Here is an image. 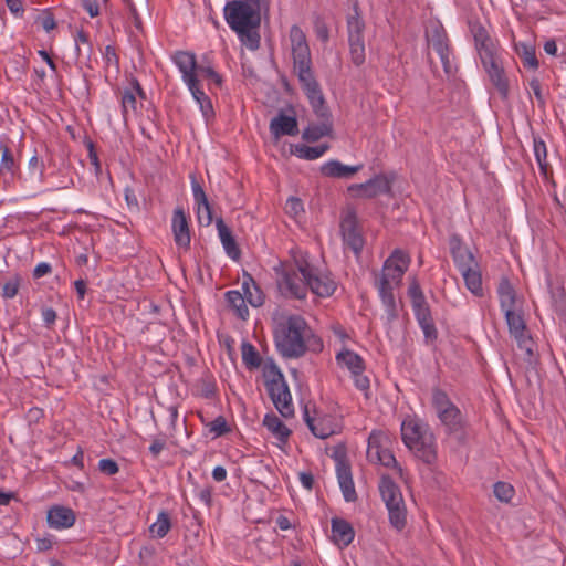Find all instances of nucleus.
Masks as SVG:
<instances>
[{"mask_svg":"<svg viewBox=\"0 0 566 566\" xmlns=\"http://www.w3.org/2000/svg\"><path fill=\"white\" fill-rule=\"evenodd\" d=\"M277 273V286L284 297L304 300L308 290L319 297H328L336 290V282L329 275L321 274L305 259H296Z\"/></svg>","mask_w":566,"mask_h":566,"instance_id":"nucleus-1","label":"nucleus"},{"mask_svg":"<svg viewBox=\"0 0 566 566\" xmlns=\"http://www.w3.org/2000/svg\"><path fill=\"white\" fill-rule=\"evenodd\" d=\"M306 321L297 314L282 317L274 328V342L279 353L285 358H300L306 350L305 337L308 332Z\"/></svg>","mask_w":566,"mask_h":566,"instance_id":"nucleus-2","label":"nucleus"},{"mask_svg":"<svg viewBox=\"0 0 566 566\" xmlns=\"http://www.w3.org/2000/svg\"><path fill=\"white\" fill-rule=\"evenodd\" d=\"M401 438L405 446L423 463L437 461L434 436L419 419L407 417L401 423Z\"/></svg>","mask_w":566,"mask_h":566,"instance_id":"nucleus-3","label":"nucleus"},{"mask_svg":"<svg viewBox=\"0 0 566 566\" xmlns=\"http://www.w3.org/2000/svg\"><path fill=\"white\" fill-rule=\"evenodd\" d=\"M174 62L182 74L192 97L199 104L202 116L208 122L214 117V109L210 97L201 90L196 74V55L192 52L179 51L174 56Z\"/></svg>","mask_w":566,"mask_h":566,"instance_id":"nucleus-4","label":"nucleus"},{"mask_svg":"<svg viewBox=\"0 0 566 566\" xmlns=\"http://www.w3.org/2000/svg\"><path fill=\"white\" fill-rule=\"evenodd\" d=\"M264 386L268 395L280 415L284 418L294 416V406L289 386L280 368L270 363L263 369Z\"/></svg>","mask_w":566,"mask_h":566,"instance_id":"nucleus-5","label":"nucleus"},{"mask_svg":"<svg viewBox=\"0 0 566 566\" xmlns=\"http://www.w3.org/2000/svg\"><path fill=\"white\" fill-rule=\"evenodd\" d=\"M224 19L233 31L260 27V0H232L223 9Z\"/></svg>","mask_w":566,"mask_h":566,"instance_id":"nucleus-6","label":"nucleus"},{"mask_svg":"<svg viewBox=\"0 0 566 566\" xmlns=\"http://www.w3.org/2000/svg\"><path fill=\"white\" fill-rule=\"evenodd\" d=\"M379 492L388 510L390 525L401 531L407 523V510L399 485L389 475H382Z\"/></svg>","mask_w":566,"mask_h":566,"instance_id":"nucleus-7","label":"nucleus"},{"mask_svg":"<svg viewBox=\"0 0 566 566\" xmlns=\"http://www.w3.org/2000/svg\"><path fill=\"white\" fill-rule=\"evenodd\" d=\"M432 407L448 436L458 434L464 430L465 420L461 410L441 388L432 389Z\"/></svg>","mask_w":566,"mask_h":566,"instance_id":"nucleus-8","label":"nucleus"},{"mask_svg":"<svg viewBox=\"0 0 566 566\" xmlns=\"http://www.w3.org/2000/svg\"><path fill=\"white\" fill-rule=\"evenodd\" d=\"M426 40L430 48L439 55L443 71L448 76L455 73L457 66L453 63V53L448 34L440 23L432 24L426 32Z\"/></svg>","mask_w":566,"mask_h":566,"instance_id":"nucleus-9","label":"nucleus"},{"mask_svg":"<svg viewBox=\"0 0 566 566\" xmlns=\"http://www.w3.org/2000/svg\"><path fill=\"white\" fill-rule=\"evenodd\" d=\"M481 63L501 99L506 102L510 97V80L506 75L501 56L497 53L489 54L484 52Z\"/></svg>","mask_w":566,"mask_h":566,"instance_id":"nucleus-10","label":"nucleus"},{"mask_svg":"<svg viewBox=\"0 0 566 566\" xmlns=\"http://www.w3.org/2000/svg\"><path fill=\"white\" fill-rule=\"evenodd\" d=\"M389 442V437L384 431H371L368 437L367 458L371 462H377L387 468H398L401 471L394 453L388 448Z\"/></svg>","mask_w":566,"mask_h":566,"instance_id":"nucleus-11","label":"nucleus"},{"mask_svg":"<svg viewBox=\"0 0 566 566\" xmlns=\"http://www.w3.org/2000/svg\"><path fill=\"white\" fill-rule=\"evenodd\" d=\"M392 178L385 174L375 175L363 184H353L348 186L347 191L355 198L374 199L380 195L391 192Z\"/></svg>","mask_w":566,"mask_h":566,"instance_id":"nucleus-12","label":"nucleus"},{"mask_svg":"<svg viewBox=\"0 0 566 566\" xmlns=\"http://www.w3.org/2000/svg\"><path fill=\"white\" fill-rule=\"evenodd\" d=\"M294 73L301 83V87L304 91L311 107H318V109L324 111V105L326 104V101L321 88V85L314 75L313 67L307 66L297 69L294 70Z\"/></svg>","mask_w":566,"mask_h":566,"instance_id":"nucleus-13","label":"nucleus"},{"mask_svg":"<svg viewBox=\"0 0 566 566\" xmlns=\"http://www.w3.org/2000/svg\"><path fill=\"white\" fill-rule=\"evenodd\" d=\"M340 232L344 244L356 255H359L364 248V238L360 233L357 214L355 210H348L340 220Z\"/></svg>","mask_w":566,"mask_h":566,"instance_id":"nucleus-14","label":"nucleus"},{"mask_svg":"<svg viewBox=\"0 0 566 566\" xmlns=\"http://www.w3.org/2000/svg\"><path fill=\"white\" fill-rule=\"evenodd\" d=\"M409 264V255L405 251L396 249L392 251L390 256L385 261L379 277L387 279V281H390L395 283L396 286H399L402 281L403 274L408 270Z\"/></svg>","mask_w":566,"mask_h":566,"instance_id":"nucleus-15","label":"nucleus"},{"mask_svg":"<svg viewBox=\"0 0 566 566\" xmlns=\"http://www.w3.org/2000/svg\"><path fill=\"white\" fill-rule=\"evenodd\" d=\"M290 40L293 56V71L312 66L311 50L307 44L305 33L298 25H293L291 28Z\"/></svg>","mask_w":566,"mask_h":566,"instance_id":"nucleus-16","label":"nucleus"},{"mask_svg":"<svg viewBox=\"0 0 566 566\" xmlns=\"http://www.w3.org/2000/svg\"><path fill=\"white\" fill-rule=\"evenodd\" d=\"M317 118L321 119L318 124L308 125L302 134V138L310 143H315L322 137L331 136L333 133V120L332 114L329 112L328 106L324 105V111L316 108H312Z\"/></svg>","mask_w":566,"mask_h":566,"instance_id":"nucleus-17","label":"nucleus"},{"mask_svg":"<svg viewBox=\"0 0 566 566\" xmlns=\"http://www.w3.org/2000/svg\"><path fill=\"white\" fill-rule=\"evenodd\" d=\"M336 474L344 500L355 502L358 496L353 481L352 468L345 457L336 458Z\"/></svg>","mask_w":566,"mask_h":566,"instance_id":"nucleus-18","label":"nucleus"},{"mask_svg":"<svg viewBox=\"0 0 566 566\" xmlns=\"http://www.w3.org/2000/svg\"><path fill=\"white\" fill-rule=\"evenodd\" d=\"M171 229L175 243L179 248L189 249L191 242L190 230L187 216L181 207H177L174 210Z\"/></svg>","mask_w":566,"mask_h":566,"instance_id":"nucleus-19","label":"nucleus"},{"mask_svg":"<svg viewBox=\"0 0 566 566\" xmlns=\"http://www.w3.org/2000/svg\"><path fill=\"white\" fill-rule=\"evenodd\" d=\"M304 421L307 424L310 431L319 439H327L336 432L333 423V418L328 415L318 417H311L308 409H304Z\"/></svg>","mask_w":566,"mask_h":566,"instance_id":"nucleus-20","label":"nucleus"},{"mask_svg":"<svg viewBox=\"0 0 566 566\" xmlns=\"http://www.w3.org/2000/svg\"><path fill=\"white\" fill-rule=\"evenodd\" d=\"M375 285L378 290L381 302L385 306L388 321H395L398 317L397 304L394 295L395 283L387 279L376 277Z\"/></svg>","mask_w":566,"mask_h":566,"instance_id":"nucleus-21","label":"nucleus"},{"mask_svg":"<svg viewBox=\"0 0 566 566\" xmlns=\"http://www.w3.org/2000/svg\"><path fill=\"white\" fill-rule=\"evenodd\" d=\"M270 132L275 138L281 136H296L298 134V125L295 116H287L280 112L270 123Z\"/></svg>","mask_w":566,"mask_h":566,"instance_id":"nucleus-22","label":"nucleus"},{"mask_svg":"<svg viewBox=\"0 0 566 566\" xmlns=\"http://www.w3.org/2000/svg\"><path fill=\"white\" fill-rule=\"evenodd\" d=\"M48 524L52 528H69L75 523V513L72 509L65 506H53L48 512Z\"/></svg>","mask_w":566,"mask_h":566,"instance_id":"nucleus-23","label":"nucleus"},{"mask_svg":"<svg viewBox=\"0 0 566 566\" xmlns=\"http://www.w3.org/2000/svg\"><path fill=\"white\" fill-rule=\"evenodd\" d=\"M363 168V165L348 166L333 159L321 167V174L325 177L349 179Z\"/></svg>","mask_w":566,"mask_h":566,"instance_id":"nucleus-24","label":"nucleus"},{"mask_svg":"<svg viewBox=\"0 0 566 566\" xmlns=\"http://www.w3.org/2000/svg\"><path fill=\"white\" fill-rule=\"evenodd\" d=\"M332 538L335 544L340 547L348 546L355 536V532L350 523L344 518L334 517L331 522Z\"/></svg>","mask_w":566,"mask_h":566,"instance_id":"nucleus-25","label":"nucleus"},{"mask_svg":"<svg viewBox=\"0 0 566 566\" xmlns=\"http://www.w3.org/2000/svg\"><path fill=\"white\" fill-rule=\"evenodd\" d=\"M346 24L348 42L364 41L366 24L357 1L353 4V13L347 15Z\"/></svg>","mask_w":566,"mask_h":566,"instance_id":"nucleus-26","label":"nucleus"},{"mask_svg":"<svg viewBox=\"0 0 566 566\" xmlns=\"http://www.w3.org/2000/svg\"><path fill=\"white\" fill-rule=\"evenodd\" d=\"M216 227L218 230L219 238L224 248L226 253L233 260H239L241 256V250L237 244L234 237L230 228L224 223L222 218L216 220Z\"/></svg>","mask_w":566,"mask_h":566,"instance_id":"nucleus-27","label":"nucleus"},{"mask_svg":"<svg viewBox=\"0 0 566 566\" xmlns=\"http://www.w3.org/2000/svg\"><path fill=\"white\" fill-rule=\"evenodd\" d=\"M496 292L502 312L518 307L516 291L507 276L501 277Z\"/></svg>","mask_w":566,"mask_h":566,"instance_id":"nucleus-28","label":"nucleus"},{"mask_svg":"<svg viewBox=\"0 0 566 566\" xmlns=\"http://www.w3.org/2000/svg\"><path fill=\"white\" fill-rule=\"evenodd\" d=\"M0 150L2 153L1 161H0V179H3V182L8 184L19 171V166L17 165L13 154L11 149L4 145L0 144Z\"/></svg>","mask_w":566,"mask_h":566,"instance_id":"nucleus-29","label":"nucleus"},{"mask_svg":"<svg viewBox=\"0 0 566 566\" xmlns=\"http://www.w3.org/2000/svg\"><path fill=\"white\" fill-rule=\"evenodd\" d=\"M471 32L474 38L475 48L478 50L480 60H482L483 53L496 54L494 45L490 39L486 29L481 23H474L471 25Z\"/></svg>","mask_w":566,"mask_h":566,"instance_id":"nucleus-30","label":"nucleus"},{"mask_svg":"<svg viewBox=\"0 0 566 566\" xmlns=\"http://www.w3.org/2000/svg\"><path fill=\"white\" fill-rule=\"evenodd\" d=\"M242 290L245 301H248L253 307L263 305L264 294L249 273H244L243 275Z\"/></svg>","mask_w":566,"mask_h":566,"instance_id":"nucleus-31","label":"nucleus"},{"mask_svg":"<svg viewBox=\"0 0 566 566\" xmlns=\"http://www.w3.org/2000/svg\"><path fill=\"white\" fill-rule=\"evenodd\" d=\"M451 253L460 272L465 268H478L473 254L468 249L461 248L460 240L457 238L451 241Z\"/></svg>","mask_w":566,"mask_h":566,"instance_id":"nucleus-32","label":"nucleus"},{"mask_svg":"<svg viewBox=\"0 0 566 566\" xmlns=\"http://www.w3.org/2000/svg\"><path fill=\"white\" fill-rule=\"evenodd\" d=\"M263 426L281 442L286 443L292 431L273 412L265 415Z\"/></svg>","mask_w":566,"mask_h":566,"instance_id":"nucleus-33","label":"nucleus"},{"mask_svg":"<svg viewBox=\"0 0 566 566\" xmlns=\"http://www.w3.org/2000/svg\"><path fill=\"white\" fill-rule=\"evenodd\" d=\"M511 336L518 337L527 334L526 323L518 307L503 312Z\"/></svg>","mask_w":566,"mask_h":566,"instance_id":"nucleus-34","label":"nucleus"},{"mask_svg":"<svg viewBox=\"0 0 566 566\" xmlns=\"http://www.w3.org/2000/svg\"><path fill=\"white\" fill-rule=\"evenodd\" d=\"M336 361L339 365H344L348 368L350 374H358L365 370L364 359L355 352L350 349H343L336 355Z\"/></svg>","mask_w":566,"mask_h":566,"instance_id":"nucleus-35","label":"nucleus"},{"mask_svg":"<svg viewBox=\"0 0 566 566\" xmlns=\"http://www.w3.org/2000/svg\"><path fill=\"white\" fill-rule=\"evenodd\" d=\"M516 54L522 60L523 66L532 70L538 69V60L535 54V46L531 43L520 42L515 44Z\"/></svg>","mask_w":566,"mask_h":566,"instance_id":"nucleus-36","label":"nucleus"},{"mask_svg":"<svg viewBox=\"0 0 566 566\" xmlns=\"http://www.w3.org/2000/svg\"><path fill=\"white\" fill-rule=\"evenodd\" d=\"M226 301L239 318L247 319L249 316V308L245 304L244 296L239 291H228L226 293Z\"/></svg>","mask_w":566,"mask_h":566,"instance_id":"nucleus-37","label":"nucleus"},{"mask_svg":"<svg viewBox=\"0 0 566 566\" xmlns=\"http://www.w3.org/2000/svg\"><path fill=\"white\" fill-rule=\"evenodd\" d=\"M461 274L464 279L468 290H470V292L475 296H482V276L478 268H465Z\"/></svg>","mask_w":566,"mask_h":566,"instance_id":"nucleus-38","label":"nucleus"},{"mask_svg":"<svg viewBox=\"0 0 566 566\" xmlns=\"http://www.w3.org/2000/svg\"><path fill=\"white\" fill-rule=\"evenodd\" d=\"M329 146L327 144H322L318 146H307L305 144L295 145L294 154L302 159L305 160H314L322 157L327 150Z\"/></svg>","mask_w":566,"mask_h":566,"instance_id":"nucleus-39","label":"nucleus"},{"mask_svg":"<svg viewBox=\"0 0 566 566\" xmlns=\"http://www.w3.org/2000/svg\"><path fill=\"white\" fill-rule=\"evenodd\" d=\"M242 360L249 370L256 369L261 366L262 359L256 348L249 342L241 344Z\"/></svg>","mask_w":566,"mask_h":566,"instance_id":"nucleus-40","label":"nucleus"},{"mask_svg":"<svg viewBox=\"0 0 566 566\" xmlns=\"http://www.w3.org/2000/svg\"><path fill=\"white\" fill-rule=\"evenodd\" d=\"M533 150L541 172L547 176L549 169L547 148L545 142L539 136H533Z\"/></svg>","mask_w":566,"mask_h":566,"instance_id":"nucleus-41","label":"nucleus"},{"mask_svg":"<svg viewBox=\"0 0 566 566\" xmlns=\"http://www.w3.org/2000/svg\"><path fill=\"white\" fill-rule=\"evenodd\" d=\"M75 46L78 60H90L93 46L90 41L88 34L84 30H78L75 35Z\"/></svg>","mask_w":566,"mask_h":566,"instance_id":"nucleus-42","label":"nucleus"},{"mask_svg":"<svg viewBox=\"0 0 566 566\" xmlns=\"http://www.w3.org/2000/svg\"><path fill=\"white\" fill-rule=\"evenodd\" d=\"M170 528H171L170 515L167 511L163 510L158 513L156 522L150 525L149 531L154 536H156L158 538H163L164 536L167 535V533L170 531Z\"/></svg>","mask_w":566,"mask_h":566,"instance_id":"nucleus-43","label":"nucleus"},{"mask_svg":"<svg viewBox=\"0 0 566 566\" xmlns=\"http://www.w3.org/2000/svg\"><path fill=\"white\" fill-rule=\"evenodd\" d=\"M259 27H247L242 31H234L241 43L249 50L254 51L260 46V34L258 31Z\"/></svg>","mask_w":566,"mask_h":566,"instance_id":"nucleus-44","label":"nucleus"},{"mask_svg":"<svg viewBox=\"0 0 566 566\" xmlns=\"http://www.w3.org/2000/svg\"><path fill=\"white\" fill-rule=\"evenodd\" d=\"M517 343V347L524 352V359L528 366H535L537 363V358L534 354V340L528 334H524L522 336L515 337Z\"/></svg>","mask_w":566,"mask_h":566,"instance_id":"nucleus-45","label":"nucleus"},{"mask_svg":"<svg viewBox=\"0 0 566 566\" xmlns=\"http://www.w3.org/2000/svg\"><path fill=\"white\" fill-rule=\"evenodd\" d=\"M198 416L200 417L201 422L209 428V432L213 434V438L226 436L231 431V428L223 416H218L214 420L210 422H206L200 412L198 413Z\"/></svg>","mask_w":566,"mask_h":566,"instance_id":"nucleus-46","label":"nucleus"},{"mask_svg":"<svg viewBox=\"0 0 566 566\" xmlns=\"http://www.w3.org/2000/svg\"><path fill=\"white\" fill-rule=\"evenodd\" d=\"M408 296L410 297L413 311L429 305L419 282L415 277L409 284Z\"/></svg>","mask_w":566,"mask_h":566,"instance_id":"nucleus-47","label":"nucleus"},{"mask_svg":"<svg viewBox=\"0 0 566 566\" xmlns=\"http://www.w3.org/2000/svg\"><path fill=\"white\" fill-rule=\"evenodd\" d=\"M348 46L350 62L357 67L361 66L366 61L365 40L348 42Z\"/></svg>","mask_w":566,"mask_h":566,"instance_id":"nucleus-48","label":"nucleus"},{"mask_svg":"<svg viewBox=\"0 0 566 566\" xmlns=\"http://www.w3.org/2000/svg\"><path fill=\"white\" fill-rule=\"evenodd\" d=\"M493 493L499 501L509 503L514 496L515 490L510 483L499 481L493 486Z\"/></svg>","mask_w":566,"mask_h":566,"instance_id":"nucleus-49","label":"nucleus"},{"mask_svg":"<svg viewBox=\"0 0 566 566\" xmlns=\"http://www.w3.org/2000/svg\"><path fill=\"white\" fill-rule=\"evenodd\" d=\"M122 113L123 116L126 118L127 113L129 109L133 112H137V99L134 93V90H130V87H127L122 93Z\"/></svg>","mask_w":566,"mask_h":566,"instance_id":"nucleus-50","label":"nucleus"},{"mask_svg":"<svg viewBox=\"0 0 566 566\" xmlns=\"http://www.w3.org/2000/svg\"><path fill=\"white\" fill-rule=\"evenodd\" d=\"M29 175L32 179L41 180L44 172V163L35 154L33 155L28 163Z\"/></svg>","mask_w":566,"mask_h":566,"instance_id":"nucleus-51","label":"nucleus"},{"mask_svg":"<svg viewBox=\"0 0 566 566\" xmlns=\"http://www.w3.org/2000/svg\"><path fill=\"white\" fill-rule=\"evenodd\" d=\"M418 324L423 332L426 343L427 344L434 343L438 338V331H437L433 318L427 319L423 322H419Z\"/></svg>","mask_w":566,"mask_h":566,"instance_id":"nucleus-52","label":"nucleus"},{"mask_svg":"<svg viewBox=\"0 0 566 566\" xmlns=\"http://www.w3.org/2000/svg\"><path fill=\"white\" fill-rule=\"evenodd\" d=\"M20 289V277L14 275L6 281L2 285V296L4 298H13Z\"/></svg>","mask_w":566,"mask_h":566,"instance_id":"nucleus-53","label":"nucleus"},{"mask_svg":"<svg viewBox=\"0 0 566 566\" xmlns=\"http://www.w3.org/2000/svg\"><path fill=\"white\" fill-rule=\"evenodd\" d=\"M103 57L107 69L113 67L115 72H119V57L116 53L115 46L106 45Z\"/></svg>","mask_w":566,"mask_h":566,"instance_id":"nucleus-54","label":"nucleus"},{"mask_svg":"<svg viewBox=\"0 0 566 566\" xmlns=\"http://www.w3.org/2000/svg\"><path fill=\"white\" fill-rule=\"evenodd\" d=\"M193 200L196 205H207L208 197L195 175L190 176Z\"/></svg>","mask_w":566,"mask_h":566,"instance_id":"nucleus-55","label":"nucleus"},{"mask_svg":"<svg viewBox=\"0 0 566 566\" xmlns=\"http://www.w3.org/2000/svg\"><path fill=\"white\" fill-rule=\"evenodd\" d=\"M196 74H197V77L199 75H202L207 78H210L217 86L221 85V82H222L221 76L211 66L198 65L196 63Z\"/></svg>","mask_w":566,"mask_h":566,"instance_id":"nucleus-56","label":"nucleus"},{"mask_svg":"<svg viewBox=\"0 0 566 566\" xmlns=\"http://www.w3.org/2000/svg\"><path fill=\"white\" fill-rule=\"evenodd\" d=\"M314 31L317 39L322 42H327L329 40L328 27L321 17H316L314 21Z\"/></svg>","mask_w":566,"mask_h":566,"instance_id":"nucleus-57","label":"nucleus"},{"mask_svg":"<svg viewBox=\"0 0 566 566\" xmlns=\"http://www.w3.org/2000/svg\"><path fill=\"white\" fill-rule=\"evenodd\" d=\"M363 373L364 371H359L358 374H352V376L354 378L355 387L358 390L364 391L365 397L368 399L370 381L369 378L365 376Z\"/></svg>","mask_w":566,"mask_h":566,"instance_id":"nucleus-58","label":"nucleus"},{"mask_svg":"<svg viewBox=\"0 0 566 566\" xmlns=\"http://www.w3.org/2000/svg\"><path fill=\"white\" fill-rule=\"evenodd\" d=\"M197 213L200 223L205 222L206 226H209L212 222V208L209 200H207V205H197Z\"/></svg>","mask_w":566,"mask_h":566,"instance_id":"nucleus-59","label":"nucleus"},{"mask_svg":"<svg viewBox=\"0 0 566 566\" xmlns=\"http://www.w3.org/2000/svg\"><path fill=\"white\" fill-rule=\"evenodd\" d=\"M98 470L106 475H114L119 471V467L113 459L106 458L98 462Z\"/></svg>","mask_w":566,"mask_h":566,"instance_id":"nucleus-60","label":"nucleus"},{"mask_svg":"<svg viewBox=\"0 0 566 566\" xmlns=\"http://www.w3.org/2000/svg\"><path fill=\"white\" fill-rule=\"evenodd\" d=\"M122 1L126 6V8L128 9L129 15L133 19V23H134L135 28L137 30H142L143 22H142V19L139 17L138 12H137V9H136L133 0H122Z\"/></svg>","mask_w":566,"mask_h":566,"instance_id":"nucleus-61","label":"nucleus"},{"mask_svg":"<svg viewBox=\"0 0 566 566\" xmlns=\"http://www.w3.org/2000/svg\"><path fill=\"white\" fill-rule=\"evenodd\" d=\"M166 448V438L163 437H156L153 439L151 444L149 446V452L153 458H158V455L161 453V451Z\"/></svg>","mask_w":566,"mask_h":566,"instance_id":"nucleus-62","label":"nucleus"},{"mask_svg":"<svg viewBox=\"0 0 566 566\" xmlns=\"http://www.w3.org/2000/svg\"><path fill=\"white\" fill-rule=\"evenodd\" d=\"M530 87L533 91L535 98L541 107L545 106V98L542 93V86L538 78L534 77L530 81Z\"/></svg>","mask_w":566,"mask_h":566,"instance_id":"nucleus-63","label":"nucleus"},{"mask_svg":"<svg viewBox=\"0 0 566 566\" xmlns=\"http://www.w3.org/2000/svg\"><path fill=\"white\" fill-rule=\"evenodd\" d=\"M199 500L206 505V507H210L212 504V488L205 486L200 489L197 493Z\"/></svg>","mask_w":566,"mask_h":566,"instance_id":"nucleus-64","label":"nucleus"}]
</instances>
